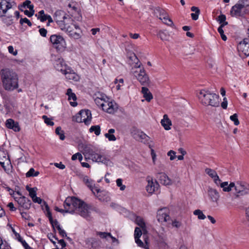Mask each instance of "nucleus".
<instances>
[{
  "mask_svg": "<svg viewBox=\"0 0 249 249\" xmlns=\"http://www.w3.org/2000/svg\"><path fill=\"white\" fill-rule=\"evenodd\" d=\"M78 146L79 150L85 156H87L89 159H91L93 161L104 163H107L108 161L105 156L96 153L95 148L88 144L86 141H81Z\"/></svg>",
  "mask_w": 249,
  "mask_h": 249,
  "instance_id": "f257e3e1",
  "label": "nucleus"
},
{
  "mask_svg": "<svg viewBox=\"0 0 249 249\" xmlns=\"http://www.w3.org/2000/svg\"><path fill=\"white\" fill-rule=\"evenodd\" d=\"M58 26L62 31L68 34L71 37L74 39L80 38V29L70 16L65 18V19Z\"/></svg>",
  "mask_w": 249,
  "mask_h": 249,
  "instance_id": "f03ea898",
  "label": "nucleus"
},
{
  "mask_svg": "<svg viewBox=\"0 0 249 249\" xmlns=\"http://www.w3.org/2000/svg\"><path fill=\"white\" fill-rule=\"evenodd\" d=\"M1 78L4 88L13 90L18 87V78L17 74L8 69L1 71Z\"/></svg>",
  "mask_w": 249,
  "mask_h": 249,
  "instance_id": "7ed1b4c3",
  "label": "nucleus"
},
{
  "mask_svg": "<svg viewBox=\"0 0 249 249\" xmlns=\"http://www.w3.org/2000/svg\"><path fill=\"white\" fill-rule=\"evenodd\" d=\"M94 101L98 106L101 107L103 110L108 113H114L117 110V105L114 102L110 101L108 97L103 93H96Z\"/></svg>",
  "mask_w": 249,
  "mask_h": 249,
  "instance_id": "20e7f679",
  "label": "nucleus"
},
{
  "mask_svg": "<svg viewBox=\"0 0 249 249\" xmlns=\"http://www.w3.org/2000/svg\"><path fill=\"white\" fill-rule=\"evenodd\" d=\"M131 58H134V64H131V73L136 78L142 85L147 84L149 82V77L146 73L144 68L141 67V63L135 55H134Z\"/></svg>",
  "mask_w": 249,
  "mask_h": 249,
  "instance_id": "39448f33",
  "label": "nucleus"
},
{
  "mask_svg": "<svg viewBox=\"0 0 249 249\" xmlns=\"http://www.w3.org/2000/svg\"><path fill=\"white\" fill-rule=\"evenodd\" d=\"M197 96L200 103L204 106L217 107L219 105V96L208 90H199Z\"/></svg>",
  "mask_w": 249,
  "mask_h": 249,
  "instance_id": "423d86ee",
  "label": "nucleus"
},
{
  "mask_svg": "<svg viewBox=\"0 0 249 249\" xmlns=\"http://www.w3.org/2000/svg\"><path fill=\"white\" fill-rule=\"evenodd\" d=\"M81 200L75 197H67L64 203V207L65 209V213H73L77 212L78 207L80 205Z\"/></svg>",
  "mask_w": 249,
  "mask_h": 249,
  "instance_id": "0eeeda50",
  "label": "nucleus"
},
{
  "mask_svg": "<svg viewBox=\"0 0 249 249\" xmlns=\"http://www.w3.org/2000/svg\"><path fill=\"white\" fill-rule=\"evenodd\" d=\"M94 207L81 201L80 205L78 207L76 213L87 220L90 221L92 219L91 216V212L94 211Z\"/></svg>",
  "mask_w": 249,
  "mask_h": 249,
  "instance_id": "6e6552de",
  "label": "nucleus"
},
{
  "mask_svg": "<svg viewBox=\"0 0 249 249\" xmlns=\"http://www.w3.org/2000/svg\"><path fill=\"white\" fill-rule=\"evenodd\" d=\"M249 11V5L239 2L232 6L231 10V15L232 17L243 16Z\"/></svg>",
  "mask_w": 249,
  "mask_h": 249,
  "instance_id": "1a4fd4ad",
  "label": "nucleus"
},
{
  "mask_svg": "<svg viewBox=\"0 0 249 249\" xmlns=\"http://www.w3.org/2000/svg\"><path fill=\"white\" fill-rule=\"evenodd\" d=\"M50 40L53 47L58 51H63L66 48L67 44L63 37L58 35H53Z\"/></svg>",
  "mask_w": 249,
  "mask_h": 249,
  "instance_id": "9d476101",
  "label": "nucleus"
},
{
  "mask_svg": "<svg viewBox=\"0 0 249 249\" xmlns=\"http://www.w3.org/2000/svg\"><path fill=\"white\" fill-rule=\"evenodd\" d=\"M91 118V113L89 110H82L76 115L75 120L78 123L84 122L85 124L89 125Z\"/></svg>",
  "mask_w": 249,
  "mask_h": 249,
  "instance_id": "9b49d317",
  "label": "nucleus"
},
{
  "mask_svg": "<svg viewBox=\"0 0 249 249\" xmlns=\"http://www.w3.org/2000/svg\"><path fill=\"white\" fill-rule=\"evenodd\" d=\"M0 164L6 172L11 171L12 165L7 153L0 150Z\"/></svg>",
  "mask_w": 249,
  "mask_h": 249,
  "instance_id": "f8f14e48",
  "label": "nucleus"
},
{
  "mask_svg": "<svg viewBox=\"0 0 249 249\" xmlns=\"http://www.w3.org/2000/svg\"><path fill=\"white\" fill-rule=\"evenodd\" d=\"M234 190L237 196L249 195V184L244 181H237Z\"/></svg>",
  "mask_w": 249,
  "mask_h": 249,
  "instance_id": "ddd939ff",
  "label": "nucleus"
},
{
  "mask_svg": "<svg viewBox=\"0 0 249 249\" xmlns=\"http://www.w3.org/2000/svg\"><path fill=\"white\" fill-rule=\"evenodd\" d=\"M15 5V3L12 0H0V17L5 15Z\"/></svg>",
  "mask_w": 249,
  "mask_h": 249,
  "instance_id": "4468645a",
  "label": "nucleus"
},
{
  "mask_svg": "<svg viewBox=\"0 0 249 249\" xmlns=\"http://www.w3.org/2000/svg\"><path fill=\"white\" fill-rule=\"evenodd\" d=\"M54 66L57 71H60L62 74L65 71H69L70 68L65 63L64 59L61 57H59L55 60Z\"/></svg>",
  "mask_w": 249,
  "mask_h": 249,
  "instance_id": "2eb2a0df",
  "label": "nucleus"
},
{
  "mask_svg": "<svg viewBox=\"0 0 249 249\" xmlns=\"http://www.w3.org/2000/svg\"><path fill=\"white\" fill-rule=\"evenodd\" d=\"M238 50L245 55H249V38H245L237 46Z\"/></svg>",
  "mask_w": 249,
  "mask_h": 249,
  "instance_id": "dca6fc26",
  "label": "nucleus"
},
{
  "mask_svg": "<svg viewBox=\"0 0 249 249\" xmlns=\"http://www.w3.org/2000/svg\"><path fill=\"white\" fill-rule=\"evenodd\" d=\"M16 199L20 207V210H21V208L22 209H29L30 208L31 201L29 198L24 196H21L18 198L17 197Z\"/></svg>",
  "mask_w": 249,
  "mask_h": 249,
  "instance_id": "f3484780",
  "label": "nucleus"
},
{
  "mask_svg": "<svg viewBox=\"0 0 249 249\" xmlns=\"http://www.w3.org/2000/svg\"><path fill=\"white\" fill-rule=\"evenodd\" d=\"M157 219L160 222H167L170 219L168 214V210L166 208H163L158 210L157 212Z\"/></svg>",
  "mask_w": 249,
  "mask_h": 249,
  "instance_id": "a211bd4d",
  "label": "nucleus"
},
{
  "mask_svg": "<svg viewBox=\"0 0 249 249\" xmlns=\"http://www.w3.org/2000/svg\"><path fill=\"white\" fill-rule=\"evenodd\" d=\"M159 187V184L156 180L154 181L151 178H147V185L146 186V189L148 193L153 194L158 190Z\"/></svg>",
  "mask_w": 249,
  "mask_h": 249,
  "instance_id": "6ab92c4d",
  "label": "nucleus"
},
{
  "mask_svg": "<svg viewBox=\"0 0 249 249\" xmlns=\"http://www.w3.org/2000/svg\"><path fill=\"white\" fill-rule=\"evenodd\" d=\"M157 178L159 179L160 182L163 185L169 186L172 184V180L164 173H158L157 175Z\"/></svg>",
  "mask_w": 249,
  "mask_h": 249,
  "instance_id": "aec40b11",
  "label": "nucleus"
},
{
  "mask_svg": "<svg viewBox=\"0 0 249 249\" xmlns=\"http://www.w3.org/2000/svg\"><path fill=\"white\" fill-rule=\"evenodd\" d=\"M69 16L67 15L64 11L58 10L56 11L54 14V19L56 21L57 24L59 25L62 21L65 19V18H67Z\"/></svg>",
  "mask_w": 249,
  "mask_h": 249,
  "instance_id": "412c9836",
  "label": "nucleus"
},
{
  "mask_svg": "<svg viewBox=\"0 0 249 249\" xmlns=\"http://www.w3.org/2000/svg\"><path fill=\"white\" fill-rule=\"evenodd\" d=\"M5 126L7 128L13 129L15 132H18L20 130L18 123L12 119H8L6 121Z\"/></svg>",
  "mask_w": 249,
  "mask_h": 249,
  "instance_id": "4be33fe9",
  "label": "nucleus"
},
{
  "mask_svg": "<svg viewBox=\"0 0 249 249\" xmlns=\"http://www.w3.org/2000/svg\"><path fill=\"white\" fill-rule=\"evenodd\" d=\"M160 124L165 130H169L171 129V126L172 124V122L167 114L163 115V119L160 121Z\"/></svg>",
  "mask_w": 249,
  "mask_h": 249,
  "instance_id": "5701e85b",
  "label": "nucleus"
},
{
  "mask_svg": "<svg viewBox=\"0 0 249 249\" xmlns=\"http://www.w3.org/2000/svg\"><path fill=\"white\" fill-rule=\"evenodd\" d=\"M67 95L68 96V100L70 101V105L72 107L77 106L76 96L75 94L72 92L71 89H68L67 91Z\"/></svg>",
  "mask_w": 249,
  "mask_h": 249,
  "instance_id": "b1692460",
  "label": "nucleus"
},
{
  "mask_svg": "<svg viewBox=\"0 0 249 249\" xmlns=\"http://www.w3.org/2000/svg\"><path fill=\"white\" fill-rule=\"evenodd\" d=\"M208 195L213 202H217L219 198L218 192L214 189L209 188L208 189Z\"/></svg>",
  "mask_w": 249,
  "mask_h": 249,
  "instance_id": "393cba45",
  "label": "nucleus"
},
{
  "mask_svg": "<svg viewBox=\"0 0 249 249\" xmlns=\"http://www.w3.org/2000/svg\"><path fill=\"white\" fill-rule=\"evenodd\" d=\"M68 71H65L63 73V74L65 75L66 78L67 79L69 80H72L75 81L78 80V75L77 74H76L74 72H73L70 67L69 68V70Z\"/></svg>",
  "mask_w": 249,
  "mask_h": 249,
  "instance_id": "a878e982",
  "label": "nucleus"
},
{
  "mask_svg": "<svg viewBox=\"0 0 249 249\" xmlns=\"http://www.w3.org/2000/svg\"><path fill=\"white\" fill-rule=\"evenodd\" d=\"M142 92L145 100L149 102L153 99V95L147 88L142 87Z\"/></svg>",
  "mask_w": 249,
  "mask_h": 249,
  "instance_id": "bb28decb",
  "label": "nucleus"
},
{
  "mask_svg": "<svg viewBox=\"0 0 249 249\" xmlns=\"http://www.w3.org/2000/svg\"><path fill=\"white\" fill-rule=\"evenodd\" d=\"M135 222L142 228L143 234H145L146 232V226L143 219L140 216H137L135 219Z\"/></svg>",
  "mask_w": 249,
  "mask_h": 249,
  "instance_id": "cd10ccee",
  "label": "nucleus"
},
{
  "mask_svg": "<svg viewBox=\"0 0 249 249\" xmlns=\"http://www.w3.org/2000/svg\"><path fill=\"white\" fill-rule=\"evenodd\" d=\"M83 181L92 192H94V183L92 179H90L87 176H85L83 177Z\"/></svg>",
  "mask_w": 249,
  "mask_h": 249,
  "instance_id": "c85d7f7f",
  "label": "nucleus"
},
{
  "mask_svg": "<svg viewBox=\"0 0 249 249\" xmlns=\"http://www.w3.org/2000/svg\"><path fill=\"white\" fill-rule=\"evenodd\" d=\"M115 132V130L114 129H109L108 130V132L106 133L105 136L108 140H116L117 139H120V138H117L114 135Z\"/></svg>",
  "mask_w": 249,
  "mask_h": 249,
  "instance_id": "c756f323",
  "label": "nucleus"
},
{
  "mask_svg": "<svg viewBox=\"0 0 249 249\" xmlns=\"http://www.w3.org/2000/svg\"><path fill=\"white\" fill-rule=\"evenodd\" d=\"M191 10L192 11L195 12L191 14L192 18L194 20H197L200 14V10L199 8L196 6H192Z\"/></svg>",
  "mask_w": 249,
  "mask_h": 249,
  "instance_id": "7c9ffc66",
  "label": "nucleus"
},
{
  "mask_svg": "<svg viewBox=\"0 0 249 249\" xmlns=\"http://www.w3.org/2000/svg\"><path fill=\"white\" fill-rule=\"evenodd\" d=\"M162 22L166 25L171 27L174 29H177L176 26L173 23L172 20L169 18V16L161 20Z\"/></svg>",
  "mask_w": 249,
  "mask_h": 249,
  "instance_id": "2f4dec72",
  "label": "nucleus"
},
{
  "mask_svg": "<svg viewBox=\"0 0 249 249\" xmlns=\"http://www.w3.org/2000/svg\"><path fill=\"white\" fill-rule=\"evenodd\" d=\"M158 36L162 40H167L169 39V35L165 30H160Z\"/></svg>",
  "mask_w": 249,
  "mask_h": 249,
  "instance_id": "473e14b6",
  "label": "nucleus"
},
{
  "mask_svg": "<svg viewBox=\"0 0 249 249\" xmlns=\"http://www.w3.org/2000/svg\"><path fill=\"white\" fill-rule=\"evenodd\" d=\"M228 24V22H225L224 24H222L218 28V32L220 34L221 38L223 40L226 41L227 39V36L224 34V31L223 30V28L224 26Z\"/></svg>",
  "mask_w": 249,
  "mask_h": 249,
  "instance_id": "72a5a7b5",
  "label": "nucleus"
},
{
  "mask_svg": "<svg viewBox=\"0 0 249 249\" xmlns=\"http://www.w3.org/2000/svg\"><path fill=\"white\" fill-rule=\"evenodd\" d=\"M135 135L134 138L138 140H147V138H148V136L145 134L141 131L137 132Z\"/></svg>",
  "mask_w": 249,
  "mask_h": 249,
  "instance_id": "f704fd0d",
  "label": "nucleus"
},
{
  "mask_svg": "<svg viewBox=\"0 0 249 249\" xmlns=\"http://www.w3.org/2000/svg\"><path fill=\"white\" fill-rule=\"evenodd\" d=\"M39 174V172L38 171H35V169L33 168H31L30 169L28 172H27L26 174V177L27 178L31 177H36Z\"/></svg>",
  "mask_w": 249,
  "mask_h": 249,
  "instance_id": "c9c22d12",
  "label": "nucleus"
},
{
  "mask_svg": "<svg viewBox=\"0 0 249 249\" xmlns=\"http://www.w3.org/2000/svg\"><path fill=\"white\" fill-rule=\"evenodd\" d=\"M194 214L197 215L199 219L203 220L206 218V216L203 214L202 211L200 210H196L194 211Z\"/></svg>",
  "mask_w": 249,
  "mask_h": 249,
  "instance_id": "e433bc0d",
  "label": "nucleus"
},
{
  "mask_svg": "<svg viewBox=\"0 0 249 249\" xmlns=\"http://www.w3.org/2000/svg\"><path fill=\"white\" fill-rule=\"evenodd\" d=\"M205 172L213 178H214L217 176L216 172L214 170L210 168H206L205 169Z\"/></svg>",
  "mask_w": 249,
  "mask_h": 249,
  "instance_id": "4c0bfd02",
  "label": "nucleus"
},
{
  "mask_svg": "<svg viewBox=\"0 0 249 249\" xmlns=\"http://www.w3.org/2000/svg\"><path fill=\"white\" fill-rule=\"evenodd\" d=\"M2 21L6 25H10L12 23V16L11 17H5V15L2 16Z\"/></svg>",
  "mask_w": 249,
  "mask_h": 249,
  "instance_id": "58836bf2",
  "label": "nucleus"
},
{
  "mask_svg": "<svg viewBox=\"0 0 249 249\" xmlns=\"http://www.w3.org/2000/svg\"><path fill=\"white\" fill-rule=\"evenodd\" d=\"M55 133L57 135L59 136V138L61 140H63L65 137L64 135V131L62 130L60 127H57L55 129Z\"/></svg>",
  "mask_w": 249,
  "mask_h": 249,
  "instance_id": "ea45409f",
  "label": "nucleus"
},
{
  "mask_svg": "<svg viewBox=\"0 0 249 249\" xmlns=\"http://www.w3.org/2000/svg\"><path fill=\"white\" fill-rule=\"evenodd\" d=\"M159 13V18L160 19L162 20L164 18H165L166 17L167 18L168 16V14L163 10L162 9H158L157 10Z\"/></svg>",
  "mask_w": 249,
  "mask_h": 249,
  "instance_id": "a19ab883",
  "label": "nucleus"
},
{
  "mask_svg": "<svg viewBox=\"0 0 249 249\" xmlns=\"http://www.w3.org/2000/svg\"><path fill=\"white\" fill-rule=\"evenodd\" d=\"M90 132H94L96 135H99L100 134V127L99 125L92 126L90 129Z\"/></svg>",
  "mask_w": 249,
  "mask_h": 249,
  "instance_id": "79ce46f5",
  "label": "nucleus"
},
{
  "mask_svg": "<svg viewBox=\"0 0 249 249\" xmlns=\"http://www.w3.org/2000/svg\"><path fill=\"white\" fill-rule=\"evenodd\" d=\"M42 118L44 120L45 123L48 125L53 126L54 125V123L53 122L52 118H48L46 115L42 116Z\"/></svg>",
  "mask_w": 249,
  "mask_h": 249,
  "instance_id": "37998d69",
  "label": "nucleus"
},
{
  "mask_svg": "<svg viewBox=\"0 0 249 249\" xmlns=\"http://www.w3.org/2000/svg\"><path fill=\"white\" fill-rule=\"evenodd\" d=\"M117 186L120 188L121 191H124L126 188L124 185L123 184V179L121 178H118L116 181Z\"/></svg>",
  "mask_w": 249,
  "mask_h": 249,
  "instance_id": "c03bdc74",
  "label": "nucleus"
},
{
  "mask_svg": "<svg viewBox=\"0 0 249 249\" xmlns=\"http://www.w3.org/2000/svg\"><path fill=\"white\" fill-rule=\"evenodd\" d=\"M29 10H25L24 11L25 15H27L29 17H31L34 14V6H30Z\"/></svg>",
  "mask_w": 249,
  "mask_h": 249,
  "instance_id": "a18cd8bd",
  "label": "nucleus"
},
{
  "mask_svg": "<svg viewBox=\"0 0 249 249\" xmlns=\"http://www.w3.org/2000/svg\"><path fill=\"white\" fill-rule=\"evenodd\" d=\"M230 119L233 122L234 124L235 125H238L239 124V121L238 119V115L237 114L235 113L232 115L230 116Z\"/></svg>",
  "mask_w": 249,
  "mask_h": 249,
  "instance_id": "49530a36",
  "label": "nucleus"
},
{
  "mask_svg": "<svg viewBox=\"0 0 249 249\" xmlns=\"http://www.w3.org/2000/svg\"><path fill=\"white\" fill-rule=\"evenodd\" d=\"M235 188V183L231 182L228 186L223 188V190L224 192H230L232 190V189Z\"/></svg>",
  "mask_w": 249,
  "mask_h": 249,
  "instance_id": "de8ad7c7",
  "label": "nucleus"
},
{
  "mask_svg": "<svg viewBox=\"0 0 249 249\" xmlns=\"http://www.w3.org/2000/svg\"><path fill=\"white\" fill-rule=\"evenodd\" d=\"M97 235H99L101 238H107L108 236H111L110 233L106 232H100L97 231L96 232Z\"/></svg>",
  "mask_w": 249,
  "mask_h": 249,
  "instance_id": "09e8293b",
  "label": "nucleus"
},
{
  "mask_svg": "<svg viewBox=\"0 0 249 249\" xmlns=\"http://www.w3.org/2000/svg\"><path fill=\"white\" fill-rule=\"evenodd\" d=\"M226 16L224 15L221 14L217 17V20L219 22V23L221 24V25H222V24H224L225 22H227L226 21Z\"/></svg>",
  "mask_w": 249,
  "mask_h": 249,
  "instance_id": "8fccbe9b",
  "label": "nucleus"
},
{
  "mask_svg": "<svg viewBox=\"0 0 249 249\" xmlns=\"http://www.w3.org/2000/svg\"><path fill=\"white\" fill-rule=\"evenodd\" d=\"M78 159L80 161H81L83 160V157L80 153H77L72 156L71 160H75Z\"/></svg>",
  "mask_w": 249,
  "mask_h": 249,
  "instance_id": "3c124183",
  "label": "nucleus"
},
{
  "mask_svg": "<svg viewBox=\"0 0 249 249\" xmlns=\"http://www.w3.org/2000/svg\"><path fill=\"white\" fill-rule=\"evenodd\" d=\"M142 231L140 228L136 227L135 229L134 236L135 238H140L142 235Z\"/></svg>",
  "mask_w": 249,
  "mask_h": 249,
  "instance_id": "603ef678",
  "label": "nucleus"
},
{
  "mask_svg": "<svg viewBox=\"0 0 249 249\" xmlns=\"http://www.w3.org/2000/svg\"><path fill=\"white\" fill-rule=\"evenodd\" d=\"M36 188H33L32 189H30V190H29V196L32 199L36 196Z\"/></svg>",
  "mask_w": 249,
  "mask_h": 249,
  "instance_id": "864d4df0",
  "label": "nucleus"
},
{
  "mask_svg": "<svg viewBox=\"0 0 249 249\" xmlns=\"http://www.w3.org/2000/svg\"><path fill=\"white\" fill-rule=\"evenodd\" d=\"M57 230L58 231L59 234L62 237H67V238L68 239H70V238L69 237L67 236V234H66V232H65V231L64 230L62 229L60 226H58Z\"/></svg>",
  "mask_w": 249,
  "mask_h": 249,
  "instance_id": "5fc2aeb1",
  "label": "nucleus"
},
{
  "mask_svg": "<svg viewBox=\"0 0 249 249\" xmlns=\"http://www.w3.org/2000/svg\"><path fill=\"white\" fill-rule=\"evenodd\" d=\"M19 22L21 24H23L24 23H26L29 26H31L32 25L31 22L26 18H21L20 19Z\"/></svg>",
  "mask_w": 249,
  "mask_h": 249,
  "instance_id": "6e6d98bb",
  "label": "nucleus"
},
{
  "mask_svg": "<svg viewBox=\"0 0 249 249\" xmlns=\"http://www.w3.org/2000/svg\"><path fill=\"white\" fill-rule=\"evenodd\" d=\"M176 152L173 150H170L167 153V155L170 157V160H174L176 158Z\"/></svg>",
  "mask_w": 249,
  "mask_h": 249,
  "instance_id": "4d7b16f0",
  "label": "nucleus"
},
{
  "mask_svg": "<svg viewBox=\"0 0 249 249\" xmlns=\"http://www.w3.org/2000/svg\"><path fill=\"white\" fill-rule=\"evenodd\" d=\"M8 50L9 53L12 54L14 56H16L18 53L17 51L16 50H14V49L12 46H9L8 47Z\"/></svg>",
  "mask_w": 249,
  "mask_h": 249,
  "instance_id": "13d9d810",
  "label": "nucleus"
},
{
  "mask_svg": "<svg viewBox=\"0 0 249 249\" xmlns=\"http://www.w3.org/2000/svg\"><path fill=\"white\" fill-rule=\"evenodd\" d=\"M31 1L29 0H26L25 2H23L22 7L24 8H29L30 6H34L33 4H31Z\"/></svg>",
  "mask_w": 249,
  "mask_h": 249,
  "instance_id": "bf43d9fd",
  "label": "nucleus"
},
{
  "mask_svg": "<svg viewBox=\"0 0 249 249\" xmlns=\"http://www.w3.org/2000/svg\"><path fill=\"white\" fill-rule=\"evenodd\" d=\"M39 32L40 35L41 36H42L43 37H45L46 36V35L47 33V31L46 29L43 28H41L39 30Z\"/></svg>",
  "mask_w": 249,
  "mask_h": 249,
  "instance_id": "052dcab7",
  "label": "nucleus"
},
{
  "mask_svg": "<svg viewBox=\"0 0 249 249\" xmlns=\"http://www.w3.org/2000/svg\"><path fill=\"white\" fill-rule=\"evenodd\" d=\"M32 200L35 203H37L39 204H41L42 202V199H41L40 197H37L36 196L34 197V198H32Z\"/></svg>",
  "mask_w": 249,
  "mask_h": 249,
  "instance_id": "680f3d73",
  "label": "nucleus"
},
{
  "mask_svg": "<svg viewBox=\"0 0 249 249\" xmlns=\"http://www.w3.org/2000/svg\"><path fill=\"white\" fill-rule=\"evenodd\" d=\"M54 165H55V166L60 169H64L65 168V165L62 164V162L54 163Z\"/></svg>",
  "mask_w": 249,
  "mask_h": 249,
  "instance_id": "e2e57ef3",
  "label": "nucleus"
},
{
  "mask_svg": "<svg viewBox=\"0 0 249 249\" xmlns=\"http://www.w3.org/2000/svg\"><path fill=\"white\" fill-rule=\"evenodd\" d=\"M50 223L52 224L53 227V228H54V227H55L56 228V229H57V227H58V226H60V225H59L58 222L57 221V220H53V222H50Z\"/></svg>",
  "mask_w": 249,
  "mask_h": 249,
  "instance_id": "0e129e2a",
  "label": "nucleus"
},
{
  "mask_svg": "<svg viewBox=\"0 0 249 249\" xmlns=\"http://www.w3.org/2000/svg\"><path fill=\"white\" fill-rule=\"evenodd\" d=\"M135 240L138 246L140 247H143L144 243L139 239V238H135Z\"/></svg>",
  "mask_w": 249,
  "mask_h": 249,
  "instance_id": "69168bd1",
  "label": "nucleus"
},
{
  "mask_svg": "<svg viewBox=\"0 0 249 249\" xmlns=\"http://www.w3.org/2000/svg\"><path fill=\"white\" fill-rule=\"evenodd\" d=\"M7 206L9 208L10 210L11 211H15L16 210V208L14 207V204L12 202H10L7 205Z\"/></svg>",
  "mask_w": 249,
  "mask_h": 249,
  "instance_id": "338daca9",
  "label": "nucleus"
},
{
  "mask_svg": "<svg viewBox=\"0 0 249 249\" xmlns=\"http://www.w3.org/2000/svg\"><path fill=\"white\" fill-rule=\"evenodd\" d=\"M172 225L176 228H179L181 226V223L179 221L175 220L173 222Z\"/></svg>",
  "mask_w": 249,
  "mask_h": 249,
  "instance_id": "774afa93",
  "label": "nucleus"
}]
</instances>
